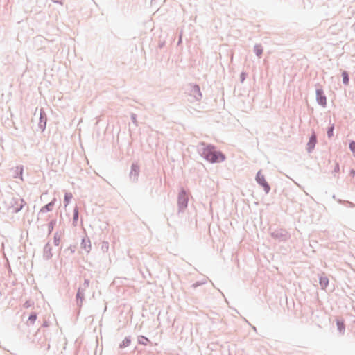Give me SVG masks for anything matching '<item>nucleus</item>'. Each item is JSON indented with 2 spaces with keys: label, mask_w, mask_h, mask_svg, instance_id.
Here are the masks:
<instances>
[{
  "label": "nucleus",
  "mask_w": 355,
  "mask_h": 355,
  "mask_svg": "<svg viewBox=\"0 0 355 355\" xmlns=\"http://www.w3.org/2000/svg\"><path fill=\"white\" fill-rule=\"evenodd\" d=\"M198 153L209 163H220L225 160L226 156L221 151L216 150L215 146L200 142L197 146Z\"/></svg>",
  "instance_id": "nucleus-1"
},
{
  "label": "nucleus",
  "mask_w": 355,
  "mask_h": 355,
  "mask_svg": "<svg viewBox=\"0 0 355 355\" xmlns=\"http://www.w3.org/2000/svg\"><path fill=\"white\" fill-rule=\"evenodd\" d=\"M189 198L186 190L181 188L178 196V205L179 211H183L188 206Z\"/></svg>",
  "instance_id": "nucleus-2"
},
{
  "label": "nucleus",
  "mask_w": 355,
  "mask_h": 355,
  "mask_svg": "<svg viewBox=\"0 0 355 355\" xmlns=\"http://www.w3.org/2000/svg\"><path fill=\"white\" fill-rule=\"evenodd\" d=\"M271 236L279 241H286L291 237L288 232L285 229L275 230L270 233Z\"/></svg>",
  "instance_id": "nucleus-3"
},
{
  "label": "nucleus",
  "mask_w": 355,
  "mask_h": 355,
  "mask_svg": "<svg viewBox=\"0 0 355 355\" xmlns=\"http://www.w3.org/2000/svg\"><path fill=\"white\" fill-rule=\"evenodd\" d=\"M255 180L257 183L261 187L266 194L269 193L270 191V186L266 180L264 175L261 173V171L257 173Z\"/></svg>",
  "instance_id": "nucleus-4"
},
{
  "label": "nucleus",
  "mask_w": 355,
  "mask_h": 355,
  "mask_svg": "<svg viewBox=\"0 0 355 355\" xmlns=\"http://www.w3.org/2000/svg\"><path fill=\"white\" fill-rule=\"evenodd\" d=\"M10 205L13 208V212L18 213L26 205V202L22 198H12Z\"/></svg>",
  "instance_id": "nucleus-5"
},
{
  "label": "nucleus",
  "mask_w": 355,
  "mask_h": 355,
  "mask_svg": "<svg viewBox=\"0 0 355 355\" xmlns=\"http://www.w3.org/2000/svg\"><path fill=\"white\" fill-rule=\"evenodd\" d=\"M189 87V95L191 96H193L196 101H200L202 97V95L200 91V86L197 84H190Z\"/></svg>",
  "instance_id": "nucleus-6"
},
{
  "label": "nucleus",
  "mask_w": 355,
  "mask_h": 355,
  "mask_svg": "<svg viewBox=\"0 0 355 355\" xmlns=\"http://www.w3.org/2000/svg\"><path fill=\"white\" fill-rule=\"evenodd\" d=\"M139 172L140 168L139 164L136 162L132 163L129 173L130 180L133 182H136L138 180Z\"/></svg>",
  "instance_id": "nucleus-7"
},
{
  "label": "nucleus",
  "mask_w": 355,
  "mask_h": 355,
  "mask_svg": "<svg viewBox=\"0 0 355 355\" xmlns=\"http://www.w3.org/2000/svg\"><path fill=\"white\" fill-rule=\"evenodd\" d=\"M316 101L318 104L322 107H326L327 106V97L324 94V92L322 88H317L316 91Z\"/></svg>",
  "instance_id": "nucleus-8"
},
{
  "label": "nucleus",
  "mask_w": 355,
  "mask_h": 355,
  "mask_svg": "<svg viewBox=\"0 0 355 355\" xmlns=\"http://www.w3.org/2000/svg\"><path fill=\"white\" fill-rule=\"evenodd\" d=\"M318 142L317 135L314 131L309 137V141L307 143L306 150L309 153H311L315 148V146Z\"/></svg>",
  "instance_id": "nucleus-9"
},
{
  "label": "nucleus",
  "mask_w": 355,
  "mask_h": 355,
  "mask_svg": "<svg viewBox=\"0 0 355 355\" xmlns=\"http://www.w3.org/2000/svg\"><path fill=\"white\" fill-rule=\"evenodd\" d=\"M47 117L44 110L41 108L40 110V117H39V123L38 126L42 132L44 131L46 126Z\"/></svg>",
  "instance_id": "nucleus-10"
},
{
  "label": "nucleus",
  "mask_w": 355,
  "mask_h": 355,
  "mask_svg": "<svg viewBox=\"0 0 355 355\" xmlns=\"http://www.w3.org/2000/svg\"><path fill=\"white\" fill-rule=\"evenodd\" d=\"M85 300V292L81 290V288H78L76 295V303L78 308V313H80V309L83 306V301Z\"/></svg>",
  "instance_id": "nucleus-11"
},
{
  "label": "nucleus",
  "mask_w": 355,
  "mask_h": 355,
  "mask_svg": "<svg viewBox=\"0 0 355 355\" xmlns=\"http://www.w3.org/2000/svg\"><path fill=\"white\" fill-rule=\"evenodd\" d=\"M336 324L337 330L340 335H344L345 332V320L343 318H336Z\"/></svg>",
  "instance_id": "nucleus-12"
},
{
  "label": "nucleus",
  "mask_w": 355,
  "mask_h": 355,
  "mask_svg": "<svg viewBox=\"0 0 355 355\" xmlns=\"http://www.w3.org/2000/svg\"><path fill=\"white\" fill-rule=\"evenodd\" d=\"M55 201H56V198H54L50 202H49L46 205L43 206L40 209L38 215L40 216V214H42L45 212L51 211L53 209V207L55 205Z\"/></svg>",
  "instance_id": "nucleus-13"
},
{
  "label": "nucleus",
  "mask_w": 355,
  "mask_h": 355,
  "mask_svg": "<svg viewBox=\"0 0 355 355\" xmlns=\"http://www.w3.org/2000/svg\"><path fill=\"white\" fill-rule=\"evenodd\" d=\"M52 248L50 244L47 243L44 248L43 257L46 260H49L53 257Z\"/></svg>",
  "instance_id": "nucleus-14"
},
{
  "label": "nucleus",
  "mask_w": 355,
  "mask_h": 355,
  "mask_svg": "<svg viewBox=\"0 0 355 355\" xmlns=\"http://www.w3.org/2000/svg\"><path fill=\"white\" fill-rule=\"evenodd\" d=\"M81 248L87 252H89L92 248L91 241L89 238H83L81 241Z\"/></svg>",
  "instance_id": "nucleus-15"
},
{
  "label": "nucleus",
  "mask_w": 355,
  "mask_h": 355,
  "mask_svg": "<svg viewBox=\"0 0 355 355\" xmlns=\"http://www.w3.org/2000/svg\"><path fill=\"white\" fill-rule=\"evenodd\" d=\"M329 280L326 276H321L319 278V284L322 289H325L329 285Z\"/></svg>",
  "instance_id": "nucleus-16"
},
{
  "label": "nucleus",
  "mask_w": 355,
  "mask_h": 355,
  "mask_svg": "<svg viewBox=\"0 0 355 355\" xmlns=\"http://www.w3.org/2000/svg\"><path fill=\"white\" fill-rule=\"evenodd\" d=\"M23 171H24L23 166L16 167L13 177L15 178H20L21 180H23L22 179Z\"/></svg>",
  "instance_id": "nucleus-17"
},
{
  "label": "nucleus",
  "mask_w": 355,
  "mask_h": 355,
  "mask_svg": "<svg viewBox=\"0 0 355 355\" xmlns=\"http://www.w3.org/2000/svg\"><path fill=\"white\" fill-rule=\"evenodd\" d=\"M131 343V337L130 336H126L124 340L119 344V348L123 349L126 347H128Z\"/></svg>",
  "instance_id": "nucleus-18"
},
{
  "label": "nucleus",
  "mask_w": 355,
  "mask_h": 355,
  "mask_svg": "<svg viewBox=\"0 0 355 355\" xmlns=\"http://www.w3.org/2000/svg\"><path fill=\"white\" fill-rule=\"evenodd\" d=\"M254 52L256 54V55L259 58L261 57V55L263 53V47L261 44H256L254 46Z\"/></svg>",
  "instance_id": "nucleus-19"
},
{
  "label": "nucleus",
  "mask_w": 355,
  "mask_h": 355,
  "mask_svg": "<svg viewBox=\"0 0 355 355\" xmlns=\"http://www.w3.org/2000/svg\"><path fill=\"white\" fill-rule=\"evenodd\" d=\"M79 217V211L78 207L76 206L73 209V225L76 226L77 225V222Z\"/></svg>",
  "instance_id": "nucleus-20"
},
{
  "label": "nucleus",
  "mask_w": 355,
  "mask_h": 355,
  "mask_svg": "<svg viewBox=\"0 0 355 355\" xmlns=\"http://www.w3.org/2000/svg\"><path fill=\"white\" fill-rule=\"evenodd\" d=\"M341 75L343 78V83L345 85H348L349 83V76L348 72L347 71H343Z\"/></svg>",
  "instance_id": "nucleus-21"
},
{
  "label": "nucleus",
  "mask_w": 355,
  "mask_h": 355,
  "mask_svg": "<svg viewBox=\"0 0 355 355\" xmlns=\"http://www.w3.org/2000/svg\"><path fill=\"white\" fill-rule=\"evenodd\" d=\"M138 343L142 345H146L150 342L149 339L144 336H139L137 338Z\"/></svg>",
  "instance_id": "nucleus-22"
},
{
  "label": "nucleus",
  "mask_w": 355,
  "mask_h": 355,
  "mask_svg": "<svg viewBox=\"0 0 355 355\" xmlns=\"http://www.w3.org/2000/svg\"><path fill=\"white\" fill-rule=\"evenodd\" d=\"M72 198H73V196H72L71 193H69V192L65 193L64 196V205L65 207H67L69 204Z\"/></svg>",
  "instance_id": "nucleus-23"
},
{
  "label": "nucleus",
  "mask_w": 355,
  "mask_h": 355,
  "mask_svg": "<svg viewBox=\"0 0 355 355\" xmlns=\"http://www.w3.org/2000/svg\"><path fill=\"white\" fill-rule=\"evenodd\" d=\"M37 313L35 312H31L28 317V322H29L31 324H34L37 320Z\"/></svg>",
  "instance_id": "nucleus-24"
},
{
  "label": "nucleus",
  "mask_w": 355,
  "mask_h": 355,
  "mask_svg": "<svg viewBox=\"0 0 355 355\" xmlns=\"http://www.w3.org/2000/svg\"><path fill=\"white\" fill-rule=\"evenodd\" d=\"M55 225H56V220L55 219H53V220H51L49 223V224H48L49 234H50L52 232V231L53 230L54 227H55Z\"/></svg>",
  "instance_id": "nucleus-25"
},
{
  "label": "nucleus",
  "mask_w": 355,
  "mask_h": 355,
  "mask_svg": "<svg viewBox=\"0 0 355 355\" xmlns=\"http://www.w3.org/2000/svg\"><path fill=\"white\" fill-rule=\"evenodd\" d=\"M334 124H331L327 129V134L328 138H331L334 135Z\"/></svg>",
  "instance_id": "nucleus-26"
},
{
  "label": "nucleus",
  "mask_w": 355,
  "mask_h": 355,
  "mask_svg": "<svg viewBox=\"0 0 355 355\" xmlns=\"http://www.w3.org/2000/svg\"><path fill=\"white\" fill-rule=\"evenodd\" d=\"M338 202L340 204H344L348 205L349 207H355V204L348 200H344L341 199L338 200Z\"/></svg>",
  "instance_id": "nucleus-27"
},
{
  "label": "nucleus",
  "mask_w": 355,
  "mask_h": 355,
  "mask_svg": "<svg viewBox=\"0 0 355 355\" xmlns=\"http://www.w3.org/2000/svg\"><path fill=\"white\" fill-rule=\"evenodd\" d=\"M60 242V236L58 234V232H56L54 234L53 237V243L55 246H58Z\"/></svg>",
  "instance_id": "nucleus-28"
},
{
  "label": "nucleus",
  "mask_w": 355,
  "mask_h": 355,
  "mask_svg": "<svg viewBox=\"0 0 355 355\" xmlns=\"http://www.w3.org/2000/svg\"><path fill=\"white\" fill-rule=\"evenodd\" d=\"M89 279H85L83 284L80 286V287L78 288H81V290L85 292V291L89 287Z\"/></svg>",
  "instance_id": "nucleus-29"
},
{
  "label": "nucleus",
  "mask_w": 355,
  "mask_h": 355,
  "mask_svg": "<svg viewBox=\"0 0 355 355\" xmlns=\"http://www.w3.org/2000/svg\"><path fill=\"white\" fill-rule=\"evenodd\" d=\"M76 249V245H70V246H69L67 249H65L64 252L65 253H67V252H70L69 254H73V253L75 252Z\"/></svg>",
  "instance_id": "nucleus-30"
},
{
  "label": "nucleus",
  "mask_w": 355,
  "mask_h": 355,
  "mask_svg": "<svg viewBox=\"0 0 355 355\" xmlns=\"http://www.w3.org/2000/svg\"><path fill=\"white\" fill-rule=\"evenodd\" d=\"M349 148L355 156V141H350L349 144Z\"/></svg>",
  "instance_id": "nucleus-31"
},
{
  "label": "nucleus",
  "mask_w": 355,
  "mask_h": 355,
  "mask_svg": "<svg viewBox=\"0 0 355 355\" xmlns=\"http://www.w3.org/2000/svg\"><path fill=\"white\" fill-rule=\"evenodd\" d=\"M206 282H206V280H204V281H198V282H196L193 283V284H192V286H192L193 288H197V287H198V286H202V285L205 284Z\"/></svg>",
  "instance_id": "nucleus-32"
},
{
  "label": "nucleus",
  "mask_w": 355,
  "mask_h": 355,
  "mask_svg": "<svg viewBox=\"0 0 355 355\" xmlns=\"http://www.w3.org/2000/svg\"><path fill=\"white\" fill-rule=\"evenodd\" d=\"M130 117H131V120H132V122L136 125L137 126L138 125V123H137V114H134V113H132L131 115H130Z\"/></svg>",
  "instance_id": "nucleus-33"
},
{
  "label": "nucleus",
  "mask_w": 355,
  "mask_h": 355,
  "mask_svg": "<svg viewBox=\"0 0 355 355\" xmlns=\"http://www.w3.org/2000/svg\"><path fill=\"white\" fill-rule=\"evenodd\" d=\"M109 248V243L108 242H106V241H104L102 244V249L103 250H107Z\"/></svg>",
  "instance_id": "nucleus-34"
},
{
  "label": "nucleus",
  "mask_w": 355,
  "mask_h": 355,
  "mask_svg": "<svg viewBox=\"0 0 355 355\" xmlns=\"http://www.w3.org/2000/svg\"><path fill=\"white\" fill-rule=\"evenodd\" d=\"M245 78H246L245 72H241L240 74L241 82L243 83V81L245 80Z\"/></svg>",
  "instance_id": "nucleus-35"
},
{
  "label": "nucleus",
  "mask_w": 355,
  "mask_h": 355,
  "mask_svg": "<svg viewBox=\"0 0 355 355\" xmlns=\"http://www.w3.org/2000/svg\"><path fill=\"white\" fill-rule=\"evenodd\" d=\"M340 171V166H339V164L338 163H336V165H335V167H334V173H338Z\"/></svg>",
  "instance_id": "nucleus-36"
},
{
  "label": "nucleus",
  "mask_w": 355,
  "mask_h": 355,
  "mask_svg": "<svg viewBox=\"0 0 355 355\" xmlns=\"http://www.w3.org/2000/svg\"><path fill=\"white\" fill-rule=\"evenodd\" d=\"M349 175L352 177H354L355 176V170L354 168H352L350 171H349Z\"/></svg>",
  "instance_id": "nucleus-37"
},
{
  "label": "nucleus",
  "mask_w": 355,
  "mask_h": 355,
  "mask_svg": "<svg viewBox=\"0 0 355 355\" xmlns=\"http://www.w3.org/2000/svg\"><path fill=\"white\" fill-rule=\"evenodd\" d=\"M164 42L159 43V47L162 49L164 46Z\"/></svg>",
  "instance_id": "nucleus-38"
},
{
  "label": "nucleus",
  "mask_w": 355,
  "mask_h": 355,
  "mask_svg": "<svg viewBox=\"0 0 355 355\" xmlns=\"http://www.w3.org/2000/svg\"><path fill=\"white\" fill-rule=\"evenodd\" d=\"M43 327H47L48 326V322L47 321H44L43 324H42Z\"/></svg>",
  "instance_id": "nucleus-39"
},
{
  "label": "nucleus",
  "mask_w": 355,
  "mask_h": 355,
  "mask_svg": "<svg viewBox=\"0 0 355 355\" xmlns=\"http://www.w3.org/2000/svg\"><path fill=\"white\" fill-rule=\"evenodd\" d=\"M24 306H26V307H28V306H29V304H28V301H26V302H25V304H24Z\"/></svg>",
  "instance_id": "nucleus-40"
},
{
  "label": "nucleus",
  "mask_w": 355,
  "mask_h": 355,
  "mask_svg": "<svg viewBox=\"0 0 355 355\" xmlns=\"http://www.w3.org/2000/svg\"><path fill=\"white\" fill-rule=\"evenodd\" d=\"M181 42H182V37L180 36V38H179L178 44H180Z\"/></svg>",
  "instance_id": "nucleus-41"
},
{
  "label": "nucleus",
  "mask_w": 355,
  "mask_h": 355,
  "mask_svg": "<svg viewBox=\"0 0 355 355\" xmlns=\"http://www.w3.org/2000/svg\"><path fill=\"white\" fill-rule=\"evenodd\" d=\"M54 3H60L62 4L61 2H60L58 0H52Z\"/></svg>",
  "instance_id": "nucleus-42"
}]
</instances>
